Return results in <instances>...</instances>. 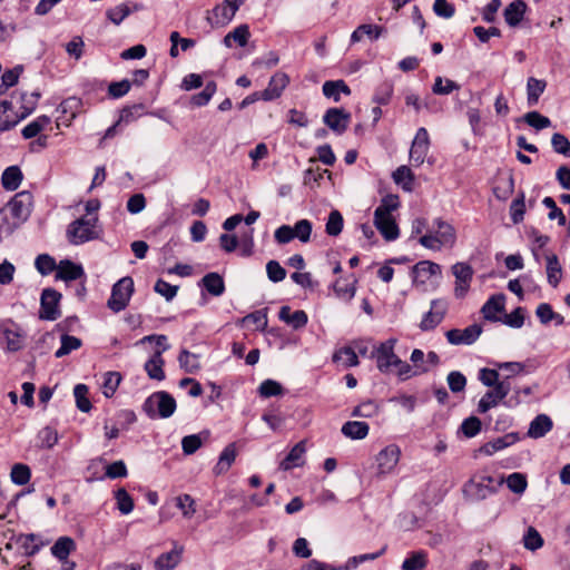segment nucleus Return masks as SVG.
<instances>
[{
  "label": "nucleus",
  "mask_w": 570,
  "mask_h": 570,
  "mask_svg": "<svg viewBox=\"0 0 570 570\" xmlns=\"http://www.w3.org/2000/svg\"><path fill=\"white\" fill-rule=\"evenodd\" d=\"M32 195L29 191L16 194L6 207L0 209L3 223L0 224V234L10 235L24 223L31 213Z\"/></svg>",
  "instance_id": "1"
},
{
  "label": "nucleus",
  "mask_w": 570,
  "mask_h": 570,
  "mask_svg": "<svg viewBox=\"0 0 570 570\" xmlns=\"http://www.w3.org/2000/svg\"><path fill=\"white\" fill-rule=\"evenodd\" d=\"M176 400L166 391H158L146 399L142 410L149 419H168L176 411Z\"/></svg>",
  "instance_id": "2"
},
{
  "label": "nucleus",
  "mask_w": 570,
  "mask_h": 570,
  "mask_svg": "<svg viewBox=\"0 0 570 570\" xmlns=\"http://www.w3.org/2000/svg\"><path fill=\"white\" fill-rule=\"evenodd\" d=\"M503 483V479L495 481L494 478L485 474H474L464 484L463 492L472 500L481 501L495 493Z\"/></svg>",
  "instance_id": "3"
},
{
  "label": "nucleus",
  "mask_w": 570,
  "mask_h": 570,
  "mask_svg": "<svg viewBox=\"0 0 570 570\" xmlns=\"http://www.w3.org/2000/svg\"><path fill=\"white\" fill-rule=\"evenodd\" d=\"M97 222V216L89 218L80 217L73 220L67 228L68 240L73 245H79L98 238V232L96 230Z\"/></svg>",
  "instance_id": "4"
},
{
  "label": "nucleus",
  "mask_w": 570,
  "mask_h": 570,
  "mask_svg": "<svg viewBox=\"0 0 570 570\" xmlns=\"http://www.w3.org/2000/svg\"><path fill=\"white\" fill-rule=\"evenodd\" d=\"M134 292V281L126 276L120 278L111 289V295L107 302V306L115 313L124 311Z\"/></svg>",
  "instance_id": "5"
},
{
  "label": "nucleus",
  "mask_w": 570,
  "mask_h": 570,
  "mask_svg": "<svg viewBox=\"0 0 570 570\" xmlns=\"http://www.w3.org/2000/svg\"><path fill=\"white\" fill-rule=\"evenodd\" d=\"M61 294L55 288H45L40 296L39 317L46 321H56L61 316Z\"/></svg>",
  "instance_id": "6"
},
{
  "label": "nucleus",
  "mask_w": 570,
  "mask_h": 570,
  "mask_svg": "<svg viewBox=\"0 0 570 570\" xmlns=\"http://www.w3.org/2000/svg\"><path fill=\"white\" fill-rule=\"evenodd\" d=\"M430 148L429 132L424 127L417 129L410 149V161L419 167L424 163Z\"/></svg>",
  "instance_id": "7"
},
{
  "label": "nucleus",
  "mask_w": 570,
  "mask_h": 570,
  "mask_svg": "<svg viewBox=\"0 0 570 570\" xmlns=\"http://www.w3.org/2000/svg\"><path fill=\"white\" fill-rule=\"evenodd\" d=\"M455 277L454 295L462 298L466 295L473 277V268L468 263H456L452 266Z\"/></svg>",
  "instance_id": "8"
},
{
  "label": "nucleus",
  "mask_w": 570,
  "mask_h": 570,
  "mask_svg": "<svg viewBox=\"0 0 570 570\" xmlns=\"http://www.w3.org/2000/svg\"><path fill=\"white\" fill-rule=\"evenodd\" d=\"M396 340L390 338L383 342L375 351L377 367L386 373L395 363H401V358L394 353Z\"/></svg>",
  "instance_id": "9"
},
{
  "label": "nucleus",
  "mask_w": 570,
  "mask_h": 570,
  "mask_svg": "<svg viewBox=\"0 0 570 570\" xmlns=\"http://www.w3.org/2000/svg\"><path fill=\"white\" fill-rule=\"evenodd\" d=\"M401 455V450L395 444H390L382 449L376 455V465L379 474H389L396 466Z\"/></svg>",
  "instance_id": "10"
},
{
  "label": "nucleus",
  "mask_w": 570,
  "mask_h": 570,
  "mask_svg": "<svg viewBox=\"0 0 570 570\" xmlns=\"http://www.w3.org/2000/svg\"><path fill=\"white\" fill-rule=\"evenodd\" d=\"M482 333V327L479 324H472L464 330L453 328L445 333L446 340L453 345H470L473 344Z\"/></svg>",
  "instance_id": "11"
},
{
  "label": "nucleus",
  "mask_w": 570,
  "mask_h": 570,
  "mask_svg": "<svg viewBox=\"0 0 570 570\" xmlns=\"http://www.w3.org/2000/svg\"><path fill=\"white\" fill-rule=\"evenodd\" d=\"M350 120L351 114L342 108H330L323 116L324 124L338 135L347 129Z\"/></svg>",
  "instance_id": "12"
},
{
  "label": "nucleus",
  "mask_w": 570,
  "mask_h": 570,
  "mask_svg": "<svg viewBox=\"0 0 570 570\" xmlns=\"http://www.w3.org/2000/svg\"><path fill=\"white\" fill-rule=\"evenodd\" d=\"M429 230L434 234L441 245L452 247L455 244L456 233L454 227L442 218H435Z\"/></svg>",
  "instance_id": "13"
},
{
  "label": "nucleus",
  "mask_w": 570,
  "mask_h": 570,
  "mask_svg": "<svg viewBox=\"0 0 570 570\" xmlns=\"http://www.w3.org/2000/svg\"><path fill=\"white\" fill-rule=\"evenodd\" d=\"M184 547L174 542L169 552L161 553L154 562L155 570H174L181 561Z\"/></svg>",
  "instance_id": "14"
},
{
  "label": "nucleus",
  "mask_w": 570,
  "mask_h": 570,
  "mask_svg": "<svg viewBox=\"0 0 570 570\" xmlns=\"http://www.w3.org/2000/svg\"><path fill=\"white\" fill-rule=\"evenodd\" d=\"M446 305L439 299L431 302V309L423 316L420 328L422 331H431L435 328L444 318Z\"/></svg>",
  "instance_id": "15"
},
{
  "label": "nucleus",
  "mask_w": 570,
  "mask_h": 570,
  "mask_svg": "<svg viewBox=\"0 0 570 570\" xmlns=\"http://www.w3.org/2000/svg\"><path fill=\"white\" fill-rule=\"evenodd\" d=\"M289 82V78L284 72L275 73L266 89L259 92L262 100L271 101L278 98L282 95V91L285 89L287 83Z\"/></svg>",
  "instance_id": "16"
},
{
  "label": "nucleus",
  "mask_w": 570,
  "mask_h": 570,
  "mask_svg": "<svg viewBox=\"0 0 570 570\" xmlns=\"http://www.w3.org/2000/svg\"><path fill=\"white\" fill-rule=\"evenodd\" d=\"M169 348V345H165L163 350H156L153 356L145 363V371L149 379L156 381H163L165 379L164 372V358L163 353Z\"/></svg>",
  "instance_id": "17"
},
{
  "label": "nucleus",
  "mask_w": 570,
  "mask_h": 570,
  "mask_svg": "<svg viewBox=\"0 0 570 570\" xmlns=\"http://www.w3.org/2000/svg\"><path fill=\"white\" fill-rule=\"evenodd\" d=\"M505 296L504 294L492 295L482 306L481 313L487 321L498 322L501 318L497 315L504 311Z\"/></svg>",
  "instance_id": "18"
},
{
  "label": "nucleus",
  "mask_w": 570,
  "mask_h": 570,
  "mask_svg": "<svg viewBox=\"0 0 570 570\" xmlns=\"http://www.w3.org/2000/svg\"><path fill=\"white\" fill-rule=\"evenodd\" d=\"M85 276V272L81 265L76 264L69 259L60 261L56 278L65 282L76 281Z\"/></svg>",
  "instance_id": "19"
},
{
  "label": "nucleus",
  "mask_w": 570,
  "mask_h": 570,
  "mask_svg": "<svg viewBox=\"0 0 570 570\" xmlns=\"http://www.w3.org/2000/svg\"><path fill=\"white\" fill-rule=\"evenodd\" d=\"M414 282L425 283L431 276L441 274V266L430 261H422L412 267Z\"/></svg>",
  "instance_id": "20"
},
{
  "label": "nucleus",
  "mask_w": 570,
  "mask_h": 570,
  "mask_svg": "<svg viewBox=\"0 0 570 570\" xmlns=\"http://www.w3.org/2000/svg\"><path fill=\"white\" fill-rule=\"evenodd\" d=\"M278 317L294 330L303 328L308 322L307 314L304 311L299 309L292 313L289 306H282Z\"/></svg>",
  "instance_id": "21"
},
{
  "label": "nucleus",
  "mask_w": 570,
  "mask_h": 570,
  "mask_svg": "<svg viewBox=\"0 0 570 570\" xmlns=\"http://www.w3.org/2000/svg\"><path fill=\"white\" fill-rule=\"evenodd\" d=\"M553 428L551 417L547 414L537 415L530 423L528 430V436L531 439L543 438Z\"/></svg>",
  "instance_id": "22"
},
{
  "label": "nucleus",
  "mask_w": 570,
  "mask_h": 570,
  "mask_svg": "<svg viewBox=\"0 0 570 570\" xmlns=\"http://www.w3.org/2000/svg\"><path fill=\"white\" fill-rule=\"evenodd\" d=\"M306 452V441H299L295 444L289 453L281 462L279 468L284 471H288L294 466H299L303 463V456Z\"/></svg>",
  "instance_id": "23"
},
{
  "label": "nucleus",
  "mask_w": 570,
  "mask_h": 570,
  "mask_svg": "<svg viewBox=\"0 0 570 570\" xmlns=\"http://www.w3.org/2000/svg\"><path fill=\"white\" fill-rule=\"evenodd\" d=\"M374 225L385 240H395L400 235V229L393 216H386L381 218L374 217Z\"/></svg>",
  "instance_id": "24"
},
{
  "label": "nucleus",
  "mask_w": 570,
  "mask_h": 570,
  "mask_svg": "<svg viewBox=\"0 0 570 570\" xmlns=\"http://www.w3.org/2000/svg\"><path fill=\"white\" fill-rule=\"evenodd\" d=\"M527 3L523 0H513L504 9L503 16L510 27H517L523 19Z\"/></svg>",
  "instance_id": "25"
},
{
  "label": "nucleus",
  "mask_w": 570,
  "mask_h": 570,
  "mask_svg": "<svg viewBox=\"0 0 570 570\" xmlns=\"http://www.w3.org/2000/svg\"><path fill=\"white\" fill-rule=\"evenodd\" d=\"M210 295L222 296L225 292V282L222 275L212 272L206 274L199 283Z\"/></svg>",
  "instance_id": "26"
},
{
  "label": "nucleus",
  "mask_w": 570,
  "mask_h": 570,
  "mask_svg": "<svg viewBox=\"0 0 570 570\" xmlns=\"http://www.w3.org/2000/svg\"><path fill=\"white\" fill-rule=\"evenodd\" d=\"M519 440L517 433H508L501 438H497L493 441H490L481 446L480 451L485 455H492L498 451H501L512 444H514Z\"/></svg>",
  "instance_id": "27"
},
{
  "label": "nucleus",
  "mask_w": 570,
  "mask_h": 570,
  "mask_svg": "<svg viewBox=\"0 0 570 570\" xmlns=\"http://www.w3.org/2000/svg\"><path fill=\"white\" fill-rule=\"evenodd\" d=\"M235 13L232 12V9L224 3L216 6L210 12H208L207 21L213 27H219L227 24L233 18Z\"/></svg>",
  "instance_id": "28"
},
{
  "label": "nucleus",
  "mask_w": 570,
  "mask_h": 570,
  "mask_svg": "<svg viewBox=\"0 0 570 570\" xmlns=\"http://www.w3.org/2000/svg\"><path fill=\"white\" fill-rule=\"evenodd\" d=\"M76 549V542L70 537H60L51 547V553L59 561H66Z\"/></svg>",
  "instance_id": "29"
},
{
  "label": "nucleus",
  "mask_w": 570,
  "mask_h": 570,
  "mask_svg": "<svg viewBox=\"0 0 570 570\" xmlns=\"http://www.w3.org/2000/svg\"><path fill=\"white\" fill-rule=\"evenodd\" d=\"M368 424L363 421H348L343 424L342 433L352 440H362L368 434Z\"/></svg>",
  "instance_id": "30"
},
{
  "label": "nucleus",
  "mask_w": 570,
  "mask_h": 570,
  "mask_svg": "<svg viewBox=\"0 0 570 570\" xmlns=\"http://www.w3.org/2000/svg\"><path fill=\"white\" fill-rule=\"evenodd\" d=\"M547 259V279L552 287H557L562 277V267L556 254H549Z\"/></svg>",
  "instance_id": "31"
},
{
  "label": "nucleus",
  "mask_w": 570,
  "mask_h": 570,
  "mask_svg": "<svg viewBox=\"0 0 570 570\" xmlns=\"http://www.w3.org/2000/svg\"><path fill=\"white\" fill-rule=\"evenodd\" d=\"M323 95L327 98H332L335 102H338L341 94L350 95L351 89L344 80H328L323 83Z\"/></svg>",
  "instance_id": "32"
},
{
  "label": "nucleus",
  "mask_w": 570,
  "mask_h": 570,
  "mask_svg": "<svg viewBox=\"0 0 570 570\" xmlns=\"http://www.w3.org/2000/svg\"><path fill=\"white\" fill-rule=\"evenodd\" d=\"M236 459L235 443L228 444L219 455L218 462L214 466V473L216 475L223 474L232 466Z\"/></svg>",
  "instance_id": "33"
},
{
  "label": "nucleus",
  "mask_w": 570,
  "mask_h": 570,
  "mask_svg": "<svg viewBox=\"0 0 570 570\" xmlns=\"http://www.w3.org/2000/svg\"><path fill=\"white\" fill-rule=\"evenodd\" d=\"M22 173L18 166H10L4 169L1 176V184L6 190H16L22 180Z\"/></svg>",
  "instance_id": "34"
},
{
  "label": "nucleus",
  "mask_w": 570,
  "mask_h": 570,
  "mask_svg": "<svg viewBox=\"0 0 570 570\" xmlns=\"http://www.w3.org/2000/svg\"><path fill=\"white\" fill-rule=\"evenodd\" d=\"M547 87V82L541 79H537L534 77H530L527 82V95H528V105L534 106L537 105L539 97L543 94Z\"/></svg>",
  "instance_id": "35"
},
{
  "label": "nucleus",
  "mask_w": 570,
  "mask_h": 570,
  "mask_svg": "<svg viewBox=\"0 0 570 570\" xmlns=\"http://www.w3.org/2000/svg\"><path fill=\"white\" fill-rule=\"evenodd\" d=\"M399 207V198L395 195H387L374 210V217L381 218L392 216V212Z\"/></svg>",
  "instance_id": "36"
},
{
  "label": "nucleus",
  "mask_w": 570,
  "mask_h": 570,
  "mask_svg": "<svg viewBox=\"0 0 570 570\" xmlns=\"http://www.w3.org/2000/svg\"><path fill=\"white\" fill-rule=\"evenodd\" d=\"M81 340L68 334L61 335V345L56 351L55 356L57 358L63 357L70 354L72 351L78 350L81 346Z\"/></svg>",
  "instance_id": "37"
},
{
  "label": "nucleus",
  "mask_w": 570,
  "mask_h": 570,
  "mask_svg": "<svg viewBox=\"0 0 570 570\" xmlns=\"http://www.w3.org/2000/svg\"><path fill=\"white\" fill-rule=\"evenodd\" d=\"M393 179L397 185L402 184V187L404 190H407V191L412 190L413 183H414V175L407 166L403 165V166L397 167L396 170L393 173Z\"/></svg>",
  "instance_id": "38"
},
{
  "label": "nucleus",
  "mask_w": 570,
  "mask_h": 570,
  "mask_svg": "<svg viewBox=\"0 0 570 570\" xmlns=\"http://www.w3.org/2000/svg\"><path fill=\"white\" fill-rule=\"evenodd\" d=\"M333 361L342 362L345 367H352L358 364V357L355 351L350 346H344L337 350L333 355Z\"/></svg>",
  "instance_id": "39"
},
{
  "label": "nucleus",
  "mask_w": 570,
  "mask_h": 570,
  "mask_svg": "<svg viewBox=\"0 0 570 570\" xmlns=\"http://www.w3.org/2000/svg\"><path fill=\"white\" fill-rule=\"evenodd\" d=\"M217 90V85L215 81H208L205 86V88L203 89V91H200L199 94H196L194 95L191 98H190V104L193 106H196V107H203V106H206L209 100L212 99V97L214 96V94L216 92Z\"/></svg>",
  "instance_id": "40"
},
{
  "label": "nucleus",
  "mask_w": 570,
  "mask_h": 570,
  "mask_svg": "<svg viewBox=\"0 0 570 570\" xmlns=\"http://www.w3.org/2000/svg\"><path fill=\"white\" fill-rule=\"evenodd\" d=\"M382 30H383V28L379 27V26L361 24L353 31V33L351 36V42L355 43V42L361 41L363 36H368L372 39H377L380 37Z\"/></svg>",
  "instance_id": "41"
},
{
  "label": "nucleus",
  "mask_w": 570,
  "mask_h": 570,
  "mask_svg": "<svg viewBox=\"0 0 570 570\" xmlns=\"http://www.w3.org/2000/svg\"><path fill=\"white\" fill-rule=\"evenodd\" d=\"M178 362L180 367L184 368L187 373H195L200 368L198 356L187 350H183L179 353Z\"/></svg>",
  "instance_id": "42"
},
{
  "label": "nucleus",
  "mask_w": 570,
  "mask_h": 570,
  "mask_svg": "<svg viewBox=\"0 0 570 570\" xmlns=\"http://www.w3.org/2000/svg\"><path fill=\"white\" fill-rule=\"evenodd\" d=\"M344 219L342 214L334 209L330 213L325 232L330 236H338L342 233Z\"/></svg>",
  "instance_id": "43"
},
{
  "label": "nucleus",
  "mask_w": 570,
  "mask_h": 570,
  "mask_svg": "<svg viewBox=\"0 0 570 570\" xmlns=\"http://www.w3.org/2000/svg\"><path fill=\"white\" fill-rule=\"evenodd\" d=\"M12 109V105L8 100L0 102V131L11 129L17 125V120L9 114Z\"/></svg>",
  "instance_id": "44"
},
{
  "label": "nucleus",
  "mask_w": 570,
  "mask_h": 570,
  "mask_svg": "<svg viewBox=\"0 0 570 570\" xmlns=\"http://www.w3.org/2000/svg\"><path fill=\"white\" fill-rule=\"evenodd\" d=\"M258 393L262 397L268 399L272 396H279L284 394V387L281 383L274 380H265L258 387Z\"/></svg>",
  "instance_id": "45"
},
{
  "label": "nucleus",
  "mask_w": 570,
  "mask_h": 570,
  "mask_svg": "<svg viewBox=\"0 0 570 570\" xmlns=\"http://www.w3.org/2000/svg\"><path fill=\"white\" fill-rule=\"evenodd\" d=\"M11 481L17 485H24L31 476L30 468L23 463H16L11 469Z\"/></svg>",
  "instance_id": "46"
},
{
  "label": "nucleus",
  "mask_w": 570,
  "mask_h": 570,
  "mask_svg": "<svg viewBox=\"0 0 570 570\" xmlns=\"http://www.w3.org/2000/svg\"><path fill=\"white\" fill-rule=\"evenodd\" d=\"M73 395L77 407L81 412L87 413L91 410V403L88 399V387L85 384H77L73 389Z\"/></svg>",
  "instance_id": "47"
},
{
  "label": "nucleus",
  "mask_w": 570,
  "mask_h": 570,
  "mask_svg": "<svg viewBox=\"0 0 570 570\" xmlns=\"http://www.w3.org/2000/svg\"><path fill=\"white\" fill-rule=\"evenodd\" d=\"M386 547H383L380 551L373 553H364L348 558L344 570H351L357 568L361 563L373 561L384 554Z\"/></svg>",
  "instance_id": "48"
},
{
  "label": "nucleus",
  "mask_w": 570,
  "mask_h": 570,
  "mask_svg": "<svg viewBox=\"0 0 570 570\" xmlns=\"http://www.w3.org/2000/svg\"><path fill=\"white\" fill-rule=\"evenodd\" d=\"M115 499L117 501V509L122 514H128L134 510V500L124 488L115 492Z\"/></svg>",
  "instance_id": "49"
},
{
  "label": "nucleus",
  "mask_w": 570,
  "mask_h": 570,
  "mask_svg": "<svg viewBox=\"0 0 570 570\" xmlns=\"http://www.w3.org/2000/svg\"><path fill=\"white\" fill-rule=\"evenodd\" d=\"M544 541L541 534L533 527H529L523 535L524 548L530 551H535L543 546Z\"/></svg>",
  "instance_id": "50"
},
{
  "label": "nucleus",
  "mask_w": 570,
  "mask_h": 570,
  "mask_svg": "<svg viewBox=\"0 0 570 570\" xmlns=\"http://www.w3.org/2000/svg\"><path fill=\"white\" fill-rule=\"evenodd\" d=\"M49 122H50V118L47 116H41V117L37 118L36 120L31 121L22 129L23 138L30 139V138L36 137L45 128V126L48 125Z\"/></svg>",
  "instance_id": "51"
},
{
  "label": "nucleus",
  "mask_w": 570,
  "mask_h": 570,
  "mask_svg": "<svg viewBox=\"0 0 570 570\" xmlns=\"http://www.w3.org/2000/svg\"><path fill=\"white\" fill-rule=\"evenodd\" d=\"M460 85L451 79H444L440 76L435 78L432 91L435 95H449L454 90H459Z\"/></svg>",
  "instance_id": "52"
},
{
  "label": "nucleus",
  "mask_w": 570,
  "mask_h": 570,
  "mask_svg": "<svg viewBox=\"0 0 570 570\" xmlns=\"http://www.w3.org/2000/svg\"><path fill=\"white\" fill-rule=\"evenodd\" d=\"M507 485L515 494H522L528 485L524 474L514 472L507 478Z\"/></svg>",
  "instance_id": "53"
},
{
  "label": "nucleus",
  "mask_w": 570,
  "mask_h": 570,
  "mask_svg": "<svg viewBox=\"0 0 570 570\" xmlns=\"http://www.w3.org/2000/svg\"><path fill=\"white\" fill-rule=\"evenodd\" d=\"M426 556L424 552H413L402 563V570H421L426 566Z\"/></svg>",
  "instance_id": "54"
},
{
  "label": "nucleus",
  "mask_w": 570,
  "mask_h": 570,
  "mask_svg": "<svg viewBox=\"0 0 570 570\" xmlns=\"http://www.w3.org/2000/svg\"><path fill=\"white\" fill-rule=\"evenodd\" d=\"M523 120L531 127L535 128L537 130H541L544 128H548L551 125V120L542 116L538 111H529L523 116Z\"/></svg>",
  "instance_id": "55"
},
{
  "label": "nucleus",
  "mask_w": 570,
  "mask_h": 570,
  "mask_svg": "<svg viewBox=\"0 0 570 570\" xmlns=\"http://www.w3.org/2000/svg\"><path fill=\"white\" fill-rule=\"evenodd\" d=\"M393 95V85L389 81L381 83L373 96V102L377 105H387Z\"/></svg>",
  "instance_id": "56"
},
{
  "label": "nucleus",
  "mask_w": 570,
  "mask_h": 570,
  "mask_svg": "<svg viewBox=\"0 0 570 570\" xmlns=\"http://www.w3.org/2000/svg\"><path fill=\"white\" fill-rule=\"evenodd\" d=\"M35 266L41 275H48L58 268L56 261L48 254H41L36 258Z\"/></svg>",
  "instance_id": "57"
},
{
  "label": "nucleus",
  "mask_w": 570,
  "mask_h": 570,
  "mask_svg": "<svg viewBox=\"0 0 570 570\" xmlns=\"http://www.w3.org/2000/svg\"><path fill=\"white\" fill-rule=\"evenodd\" d=\"M121 381V375L118 372H107L105 374L104 380V394L106 397H110L116 392L119 383Z\"/></svg>",
  "instance_id": "58"
},
{
  "label": "nucleus",
  "mask_w": 570,
  "mask_h": 570,
  "mask_svg": "<svg viewBox=\"0 0 570 570\" xmlns=\"http://www.w3.org/2000/svg\"><path fill=\"white\" fill-rule=\"evenodd\" d=\"M446 382H448L449 389L453 393L462 392V391H464V389L466 386V379L459 371L450 372L448 374Z\"/></svg>",
  "instance_id": "59"
},
{
  "label": "nucleus",
  "mask_w": 570,
  "mask_h": 570,
  "mask_svg": "<svg viewBox=\"0 0 570 570\" xmlns=\"http://www.w3.org/2000/svg\"><path fill=\"white\" fill-rule=\"evenodd\" d=\"M525 212L524 195L521 194L518 198L512 200L510 205V216L514 224H519L523 220Z\"/></svg>",
  "instance_id": "60"
},
{
  "label": "nucleus",
  "mask_w": 570,
  "mask_h": 570,
  "mask_svg": "<svg viewBox=\"0 0 570 570\" xmlns=\"http://www.w3.org/2000/svg\"><path fill=\"white\" fill-rule=\"evenodd\" d=\"M551 145L556 153L570 157V141L564 135L560 132L553 134Z\"/></svg>",
  "instance_id": "61"
},
{
  "label": "nucleus",
  "mask_w": 570,
  "mask_h": 570,
  "mask_svg": "<svg viewBox=\"0 0 570 570\" xmlns=\"http://www.w3.org/2000/svg\"><path fill=\"white\" fill-rule=\"evenodd\" d=\"M131 10L127 4H119L115 8L107 10V18L115 24H120L129 14Z\"/></svg>",
  "instance_id": "62"
},
{
  "label": "nucleus",
  "mask_w": 570,
  "mask_h": 570,
  "mask_svg": "<svg viewBox=\"0 0 570 570\" xmlns=\"http://www.w3.org/2000/svg\"><path fill=\"white\" fill-rule=\"evenodd\" d=\"M40 446L51 449L58 442V433L50 426H46L38 433Z\"/></svg>",
  "instance_id": "63"
},
{
  "label": "nucleus",
  "mask_w": 570,
  "mask_h": 570,
  "mask_svg": "<svg viewBox=\"0 0 570 570\" xmlns=\"http://www.w3.org/2000/svg\"><path fill=\"white\" fill-rule=\"evenodd\" d=\"M481 420L476 416H470L465 419L460 430L466 438H473L481 431Z\"/></svg>",
  "instance_id": "64"
}]
</instances>
